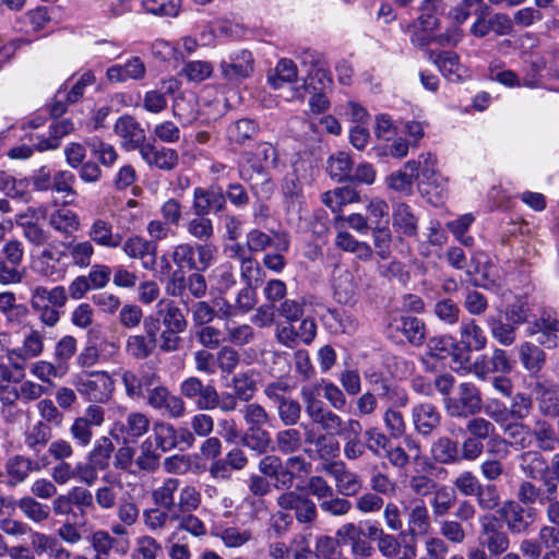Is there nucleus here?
<instances>
[{"label": "nucleus", "mask_w": 559, "mask_h": 559, "mask_svg": "<svg viewBox=\"0 0 559 559\" xmlns=\"http://www.w3.org/2000/svg\"><path fill=\"white\" fill-rule=\"evenodd\" d=\"M114 130L126 151L139 150L141 153V150L146 145L145 131L133 116L124 115L120 117L116 121Z\"/></svg>", "instance_id": "nucleus-15"}, {"label": "nucleus", "mask_w": 559, "mask_h": 559, "mask_svg": "<svg viewBox=\"0 0 559 559\" xmlns=\"http://www.w3.org/2000/svg\"><path fill=\"white\" fill-rule=\"evenodd\" d=\"M150 418L141 412H131L123 420L114 424L111 433L121 435L124 441H136L150 429Z\"/></svg>", "instance_id": "nucleus-21"}, {"label": "nucleus", "mask_w": 559, "mask_h": 559, "mask_svg": "<svg viewBox=\"0 0 559 559\" xmlns=\"http://www.w3.org/2000/svg\"><path fill=\"white\" fill-rule=\"evenodd\" d=\"M146 67L140 57H132L123 66L116 64L107 69L109 82L120 83L127 80L140 81L145 78Z\"/></svg>", "instance_id": "nucleus-29"}, {"label": "nucleus", "mask_w": 559, "mask_h": 559, "mask_svg": "<svg viewBox=\"0 0 559 559\" xmlns=\"http://www.w3.org/2000/svg\"><path fill=\"white\" fill-rule=\"evenodd\" d=\"M211 383H204L198 377H188L180 383V394L188 400H195L197 407L205 411L209 400L214 390Z\"/></svg>", "instance_id": "nucleus-30"}, {"label": "nucleus", "mask_w": 559, "mask_h": 559, "mask_svg": "<svg viewBox=\"0 0 559 559\" xmlns=\"http://www.w3.org/2000/svg\"><path fill=\"white\" fill-rule=\"evenodd\" d=\"M159 306L163 307L159 312L163 313V324L166 329L181 332L187 329L188 321L174 300H162Z\"/></svg>", "instance_id": "nucleus-55"}, {"label": "nucleus", "mask_w": 559, "mask_h": 559, "mask_svg": "<svg viewBox=\"0 0 559 559\" xmlns=\"http://www.w3.org/2000/svg\"><path fill=\"white\" fill-rule=\"evenodd\" d=\"M275 449L284 454L297 453L304 445L302 432L295 426H285L275 433Z\"/></svg>", "instance_id": "nucleus-40"}, {"label": "nucleus", "mask_w": 559, "mask_h": 559, "mask_svg": "<svg viewBox=\"0 0 559 559\" xmlns=\"http://www.w3.org/2000/svg\"><path fill=\"white\" fill-rule=\"evenodd\" d=\"M420 160H408L403 169L392 173L386 178L388 187L394 191L409 195L413 183L419 176Z\"/></svg>", "instance_id": "nucleus-27"}, {"label": "nucleus", "mask_w": 559, "mask_h": 559, "mask_svg": "<svg viewBox=\"0 0 559 559\" xmlns=\"http://www.w3.org/2000/svg\"><path fill=\"white\" fill-rule=\"evenodd\" d=\"M219 67L226 81L238 84L253 73L254 59L250 51L241 50L233 56L229 61H222Z\"/></svg>", "instance_id": "nucleus-17"}, {"label": "nucleus", "mask_w": 559, "mask_h": 559, "mask_svg": "<svg viewBox=\"0 0 559 559\" xmlns=\"http://www.w3.org/2000/svg\"><path fill=\"white\" fill-rule=\"evenodd\" d=\"M498 514L506 523L507 531L516 535L530 532L535 521L534 515L526 512L525 508L515 500L502 502Z\"/></svg>", "instance_id": "nucleus-11"}, {"label": "nucleus", "mask_w": 559, "mask_h": 559, "mask_svg": "<svg viewBox=\"0 0 559 559\" xmlns=\"http://www.w3.org/2000/svg\"><path fill=\"white\" fill-rule=\"evenodd\" d=\"M16 506L26 519L37 524L47 522L52 511L47 504L41 503L32 496L20 498Z\"/></svg>", "instance_id": "nucleus-48"}, {"label": "nucleus", "mask_w": 559, "mask_h": 559, "mask_svg": "<svg viewBox=\"0 0 559 559\" xmlns=\"http://www.w3.org/2000/svg\"><path fill=\"white\" fill-rule=\"evenodd\" d=\"M88 240L100 247L116 249L121 246L123 237L114 231V225L106 218H96L90 225L87 231Z\"/></svg>", "instance_id": "nucleus-25"}, {"label": "nucleus", "mask_w": 559, "mask_h": 559, "mask_svg": "<svg viewBox=\"0 0 559 559\" xmlns=\"http://www.w3.org/2000/svg\"><path fill=\"white\" fill-rule=\"evenodd\" d=\"M431 455L439 464H455L460 462L459 443L449 437H441L432 443Z\"/></svg>", "instance_id": "nucleus-43"}, {"label": "nucleus", "mask_w": 559, "mask_h": 559, "mask_svg": "<svg viewBox=\"0 0 559 559\" xmlns=\"http://www.w3.org/2000/svg\"><path fill=\"white\" fill-rule=\"evenodd\" d=\"M412 421L415 430L427 437L439 427L441 415L432 403H420L412 409Z\"/></svg>", "instance_id": "nucleus-24"}, {"label": "nucleus", "mask_w": 559, "mask_h": 559, "mask_svg": "<svg viewBox=\"0 0 559 559\" xmlns=\"http://www.w3.org/2000/svg\"><path fill=\"white\" fill-rule=\"evenodd\" d=\"M181 480L176 477L165 478L157 487L151 492V499L154 506L166 508L175 512L176 496L179 491Z\"/></svg>", "instance_id": "nucleus-35"}, {"label": "nucleus", "mask_w": 559, "mask_h": 559, "mask_svg": "<svg viewBox=\"0 0 559 559\" xmlns=\"http://www.w3.org/2000/svg\"><path fill=\"white\" fill-rule=\"evenodd\" d=\"M76 389L91 402L106 403L112 396L115 381L107 371H92L78 378Z\"/></svg>", "instance_id": "nucleus-8"}, {"label": "nucleus", "mask_w": 559, "mask_h": 559, "mask_svg": "<svg viewBox=\"0 0 559 559\" xmlns=\"http://www.w3.org/2000/svg\"><path fill=\"white\" fill-rule=\"evenodd\" d=\"M558 332L559 320L549 314L540 317L532 328V334L536 335V341L548 348L557 345Z\"/></svg>", "instance_id": "nucleus-41"}, {"label": "nucleus", "mask_w": 559, "mask_h": 559, "mask_svg": "<svg viewBox=\"0 0 559 559\" xmlns=\"http://www.w3.org/2000/svg\"><path fill=\"white\" fill-rule=\"evenodd\" d=\"M368 382L371 388V392L380 400L394 406H407L409 396L407 392L397 385L391 378L383 376L382 373H371Z\"/></svg>", "instance_id": "nucleus-14"}, {"label": "nucleus", "mask_w": 559, "mask_h": 559, "mask_svg": "<svg viewBox=\"0 0 559 559\" xmlns=\"http://www.w3.org/2000/svg\"><path fill=\"white\" fill-rule=\"evenodd\" d=\"M212 535L219 538L227 548H240L253 538L250 528L239 526L217 527L212 532Z\"/></svg>", "instance_id": "nucleus-47"}, {"label": "nucleus", "mask_w": 559, "mask_h": 559, "mask_svg": "<svg viewBox=\"0 0 559 559\" xmlns=\"http://www.w3.org/2000/svg\"><path fill=\"white\" fill-rule=\"evenodd\" d=\"M0 313L12 325H21L28 317L29 310L24 304L17 302L13 292L0 293Z\"/></svg>", "instance_id": "nucleus-32"}, {"label": "nucleus", "mask_w": 559, "mask_h": 559, "mask_svg": "<svg viewBox=\"0 0 559 559\" xmlns=\"http://www.w3.org/2000/svg\"><path fill=\"white\" fill-rule=\"evenodd\" d=\"M334 296L340 304H352L357 295L354 275L348 270L338 269L333 276Z\"/></svg>", "instance_id": "nucleus-36"}, {"label": "nucleus", "mask_w": 559, "mask_h": 559, "mask_svg": "<svg viewBox=\"0 0 559 559\" xmlns=\"http://www.w3.org/2000/svg\"><path fill=\"white\" fill-rule=\"evenodd\" d=\"M66 257V251L58 250L55 245L48 243L47 247L44 248L37 255L35 260V270L40 276L46 278L61 276L66 270L60 269L59 264Z\"/></svg>", "instance_id": "nucleus-23"}, {"label": "nucleus", "mask_w": 559, "mask_h": 559, "mask_svg": "<svg viewBox=\"0 0 559 559\" xmlns=\"http://www.w3.org/2000/svg\"><path fill=\"white\" fill-rule=\"evenodd\" d=\"M143 525L151 532H163L168 527L173 520V511L154 506L142 512Z\"/></svg>", "instance_id": "nucleus-51"}, {"label": "nucleus", "mask_w": 559, "mask_h": 559, "mask_svg": "<svg viewBox=\"0 0 559 559\" xmlns=\"http://www.w3.org/2000/svg\"><path fill=\"white\" fill-rule=\"evenodd\" d=\"M322 202L334 213H337L346 204L360 202V194L354 188L340 187L324 192L322 194Z\"/></svg>", "instance_id": "nucleus-46"}, {"label": "nucleus", "mask_w": 559, "mask_h": 559, "mask_svg": "<svg viewBox=\"0 0 559 559\" xmlns=\"http://www.w3.org/2000/svg\"><path fill=\"white\" fill-rule=\"evenodd\" d=\"M163 551V546L152 535H141L135 540L134 554L135 559H157Z\"/></svg>", "instance_id": "nucleus-64"}, {"label": "nucleus", "mask_w": 559, "mask_h": 559, "mask_svg": "<svg viewBox=\"0 0 559 559\" xmlns=\"http://www.w3.org/2000/svg\"><path fill=\"white\" fill-rule=\"evenodd\" d=\"M215 257V247L207 243L180 242L171 252V260L177 266L176 270L183 271H206Z\"/></svg>", "instance_id": "nucleus-4"}, {"label": "nucleus", "mask_w": 559, "mask_h": 559, "mask_svg": "<svg viewBox=\"0 0 559 559\" xmlns=\"http://www.w3.org/2000/svg\"><path fill=\"white\" fill-rule=\"evenodd\" d=\"M45 349L44 336L38 330H31L23 338L22 345L7 349V359L10 366L24 377L27 361L41 356Z\"/></svg>", "instance_id": "nucleus-9"}, {"label": "nucleus", "mask_w": 559, "mask_h": 559, "mask_svg": "<svg viewBox=\"0 0 559 559\" xmlns=\"http://www.w3.org/2000/svg\"><path fill=\"white\" fill-rule=\"evenodd\" d=\"M140 155L148 166L163 171H173L179 164V154L175 148L157 147L154 143H146Z\"/></svg>", "instance_id": "nucleus-20"}, {"label": "nucleus", "mask_w": 559, "mask_h": 559, "mask_svg": "<svg viewBox=\"0 0 559 559\" xmlns=\"http://www.w3.org/2000/svg\"><path fill=\"white\" fill-rule=\"evenodd\" d=\"M258 467L261 475L274 480L276 489L283 490L284 463L280 456L265 455L260 460Z\"/></svg>", "instance_id": "nucleus-57"}, {"label": "nucleus", "mask_w": 559, "mask_h": 559, "mask_svg": "<svg viewBox=\"0 0 559 559\" xmlns=\"http://www.w3.org/2000/svg\"><path fill=\"white\" fill-rule=\"evenodd\" d=\"M202 502L201 492L193 485H185L179 487L178 502L175 507V512H194Z\"/></svg>", "instance_id": "nucleus-62"}, {"label": "nucleus", "mask_w": 559, "mask_h": 559, "mask_svg": "<svg viewBox=\"0 0 559 559\" xmlns=\"http://www.w3.org/2000/svg\"><path fill=\"white\" fill-rule=\"evenodd\" d=\"M293 385L288 380L278 378L266 383L263 388V395L267 401L276 405V409L292 400Z\"/></svg>", "instance_id": "nucleus-54"}, {"label": "nucleus", "mask_w": 559, "mask_h": 559, "mask_svg": "<svg viewBox=\"0 0 559 559\" xmlns=\"http://www.w3.org/2000/svg\"><path fill=\"white\" fill-rule=\"evenodd\" d=\"M312 464L301 455H292L284 463L283 490L292 489L297 478L311 473Z\"/></svg>", "instance_id": "nucleus-42"}, {"label": "nucleus", "mask_w": 559, "mask_h": 559, "mask_svg": "<svg viewBox=\"0 0 559 559\" xmlns=\"http://www.w3.org/2000/svg\"><path fill=\"white\" fill-rule=\"evenodd\" d=\"M534 438L536 445L542 451L551 452L557 444V430L547 420L538 419L531 429V439Z\"/></svg>", "instance_id": "nucleus-49"}, {"label": "nucleus", "mask_w": 559, "mask_h": 559, "mask_svg": "<svg viewBox=\"0 0 559 559\" xmlns=\"http://www.w3.org/2000/svg\"><path fill=\"white\" fill-rule=\"evenodd\" d=\"M67 255L70 257L73 266L86 269L92 264L95 247L91 240L70 241L64 245Z\"/></svg>", "instance_id": "nucleus-44"}, {"label": "nucleus", "mask_w": 559, "mask_h": 559, "mask_svg": "<svg viewBox=\"0 0 559 559\" xmlns=\"http://www.w3.org/2000/svg\"><path fill=\"white\" fill-rule=\"evenodd\" d=\"M74 130V126L70 119H62L50 126V133L47 139L39 141L36 148L39 152L56 150L60 145V140L70 134Z\"/></svg>", "instance_id": "nucleus-56"}, {"label": "nucleus", "mask_w": 559, "mask_h": 559, "mask_svg": "<svg viewBox=\"0 0 559 559\" xmlns=\"http://www.w3.org/2000/svg\"><path fill=\"white\" fill-rule=\"evenodd\" d=\"M392 225L395 233L403 236L412 238L418 234V217L405 202H399L393 206Z\"/></svg>", "instance_id": "nucleus-28"}, {"label": "nucleus", "mask_w": 559, "mask_h": 559, "mask_svg": "<svg viewBox=\"0 0 559 559\" xmlns=\"http://www.w3.org/2000/svg\"><path fill=\"white\" fill-rule=\"evenodd\" d=\"M31 298L37 299L40 302L50 305L58 309L66 307L69 300V296L64 286L58 285L52 288L45 286H36L32 293Z\"/></svg>", "instance_id": "nucleus-53"}, {"label": "nucleus", "mask_w": 559, "mask_h": 559, "mask_svg": "<svg viewBox=\"0 0 559 559\" xmlns=\"http://www.w3.org/2000/svg\"><path fill=\"white\" fill-rule=\"evenodd\" d=\"M539 412L547 417L559 416V386L543 381L535 383Z\"/></svg>", "instance_id": "nucleus-31"}, {"label": "nucleus", "mask_w": 559, "mask_h": 559, "mask_svg": "<svg viewBox=\"0 0 559 559\" xmlns=\"http://www.w3.org/2000/svg\"><path fill=\"white\" fill-rule=\"evenodd\" d=\"M94 509V495L83 486H74L66 493L58 495L51 501V510L59 519L78 520L86 518Z\"/></svg>", "instance_id": "nucleus-2"}, {"label": "nucleus", "mask_w": 559, "mask_h": 559, "mask_svg": "<svg viewBox=\"0 0 559 559\" xmlns=\"http://www.w3.org/2000/svg\"><path fill=\"white\" fill-rule=\"evenodd\" d=\"M322 471L333 477L338 492L345 497H354L362 489L361 478L347 469L343 461H328Z\"/></svg>", "instance_id": "nucleus-13"}, {"label": "nucleus", "mask_w": 559, "mask_h": 559, "mask_svg": "<svg viewBox=\"0 0 559 559\" xmlns=\"http://www.w3.org/2000/svg\"><path fill=\"white\" fill-rule=\"evenodd\" d=\"M352 170L353 162L347 153L338 152L337 154L330 157L328 163V171L333 179L337 180L338 182L349 181Z\"/></svg>", "instance_id": "nucleus-60"}, {"label": "nucleus", "mask_w": 559, "mask_h": 559, "mask_svg": "<svg viewBox=\"0 0 559 559\" xmlns=\"http://www.w3.org/2000/svg\"><path fill=\"white\" fill-rule=\"evenodd\" d=\"M49 225L66 238L72 237L81 227L79 215L70 209H58L49 216Z\"/></svg>", "instance_id": "nucleus-38"}, {"label": "nucleus", "mask_w": 559, "mask_h": 559, "mask_svg": "<svg viewBox=\"0 0 559 559\" xmlns=\"http://www.w3.org/2000/svg\"><path fill=\"white\" fill-rule=\"evenodd\" d=\"M122 250L131 259L141 260L146 270H153L156 265L157 242L134 235L122 240Z\"/></svg>", "instance_id": "nucleus-16"}, {"label": "nucleus", "mask_w": 559, "mask_h": 559, "mask_svg": "<svg viewBox=\"0 0 559 559\" xmlns=\"http://www.w3.org/2000/svg\"><path fill=\"white\" fill-rule=\"evenodd\" d=\"M165 292L187 304L190 297L201 300L206 296L207 282L202 272L193 271L186 275L185 271L175 270L166 282Z\"/></svg>", "instance_id": "nucleus-5"}, {"label": "nucleus", "mask_w": 559, "mask_h": 559, "mask_svg": "<svg viewBox=\"0 0 559 559\" xmlns=\"http://www.w3.org/2000/svg\"><path fill=\"white\" fill-rule=\"evenodd\" d=\"M520 468L530 479H544L549 474V465L538 450H528L519 456Z\"/></svg>", "instance_id": "nucleus-33"}, {"label": "nucleus", "mask_w": 559, "mask_h": 559, "mask_svg": "<svg viewBox=\"0 0 559 559\" xmlns=\"http://www.w3.org/2000/svg\"><path fill=\"white\" fill-rule=\"evenodd\" d=\"M522 559H556L558 551L545 550L544 544L537 538H524L519 545Z\"/></svg>", "instance_id": "nucleus-63"}, {"label": "nucleus", "mask_w": 559, "mask_h": 559, "mask_svg": "<svg viewBox=\"0 0 559 559\" xmlns=\"http://www.w3.org/2000/svg\"><path fill=\"white\" fill-rule=\"evenodd\" d=\"M51 438V430L44 421H37L24 433V443L34 454L41 452Z\"/></svg>", "instance_id": "nucleus-50"}, {"label": "nucleus", "mask_w": 559, "mask_h": 559, "mask_svg": "<svg viewBox=\"0 0 559 559\" xmlns=\"http://www.w3.org/2000/svg\"><path fill=\"white\" fill-rule=\"evenodd\" d=\"M115 452V444L108 437L99 438L88 454V462L98 471H106L110 467V461Z\"/></svg>", "instance_id": "nucleus-52"}, {"label": "nucleus", "mask_w": 559, "mask_h": 559, "mask_svg": "<svg viewBox=\"0 0 559 559\" xmlns=\"http://www.w3.org/2000/svg\"><path fill=\"white\" fill-rule=\"evenodd\" d=\"M466 432L472 438H476L479 441H484L490 439L489 445L491 443H501L504 440L496 432V426L489 419L481 416H471L466 421Z\"/></svg>", "instance_id": "nucleus-39"}, {"label": "nucleus", "mask_w": 559, "mask_h": 559, "mask_svg": "<svg viewBox=\"0 0 559 559\" xmlns=\"http://www.w3.org/2000/svg\"><path fill=\"white\" fill-rule=\"evenodd\" d=\"M15 224L23 231L24 238L34 247L48 245L50 234L39 224L37 212L28 207L15 216Z\"/></svg>", "instance_id": "nucleus-18"}, {"label": "nucleus", "mask_w": 559, "mask_h": 559, "mask_svg": "<svg viewBox=\"0 0 559 559\" xmlns=\"http://www.w3.org/2000/svg\"><path fill=\"white\" fill-rule=\"evenodd\" d=\"M158 324L152 319L144 321V331L128 336L126 354L136 361L151 357L157 347Z\"/></svg>", "instance_id": "nucleus-10"}, {"label": "nucleus", "mask_w": 559, "mask_h": 559, "mask_svg": "<svg viewBox=\"0 0 559 559\" xmlns=\"http://www.w3.org/2000/svg\"><path fill=\"white\" fill-rule=\"evenodd\" d=\"M29 373L36 378L40 384H45L47 389L51 390L56 386L53 380L63 377L67 373V368L58 365L56 361L38 359L31 364Z\"/></svg>", "instance_id": "nucleus-37"}, {"label": "nucleus", "mask_w": 559, "mask_h": 559, "mask_svg": "<svg viewBox=\"0 0 559 559\" xmlns=\"http://www.w3.org/2000/svg\"><path fill=\"white\" fill-rule=\"evenodd\" d=\"M173 520L177 522V531H183L200 538L206 535V526L204 522L193 514V512H173Z\"/></svg>", "instance_id": "nucleus-59"}, {"label": "nucleus", "mask_w": 559, "mask_h": 559, "mask_svg": "<svg viewBox=\"0 0 559 559\" xmlns=\"http://www.w3.org/2000/svg\"><path fill=\"white\" fill-rule=\"evenodd\" d=\"M477 543L491 559L501 557L511 548L509 532L503 528L499 519L490 513L480 519Z\"/></svg>", "instance_id": "nucleus-3"}, {"label": "nucleus", "mask_w": 559, "mask_h": 559, "mask_svg": "<svg viewBox=\"0 0 559 559\" xmlns=\"http://www.w3.org/2000/svg\"><path fill=\"white\" fill-rule=\"evenodd\" d=\"M86 539L94 552L93 559H110L111 551L118 544L117 538L106 530L93 531Z\"/></svg>", "instance_id": "nucleus-45"}, {"label": "nucleus", "mask_w": 559, "mask_h": 559, "mask_svg": "<svg viewBox=\"0 0 559 559\" xmlns=\"http://www.w3.org/2000/svg\"><path fill=\"white\" fill-rule=\"evenodd\" d=\"M179 82L176 79H168L162 82L159 90H150L143 96V108L151 114H160L167 108V95H173L179 90Z\"/></svg>", "instance_id": "nucleus-26"}, {"label": "nucleus", "mask_w": 559, "mask_h": 559, "mask_svg": "<svg viewBox=\"0 0 559 559\" xmlns=\"http://www.w3.org/2000/svg\"><path fill=\"white\" fill-rule=\"evenodd\" d=\"M318 392L319 385H306L301 388L306 413L311 423L319 426L322 432L329 433L330 436L341 437L344 432H355V424L358 419H343L317 397Z\"/></svg>", "instance_id": "nucleus-1"}, {"label": "nucleus", "mask_w": 559, "mask_h": 559, "mask_svg": "<svg viewBox=\"0 0 559 559\" xmlns=\"http://www.w3.org/2000/svg\"><path fill=\"white\" fill-rule=\"evenodd\" d=\"M277 507L283 511H294L295 520L306 526H313L318 520V507L308 496L292 489L283 490L276 498Z\"/></svg>", "instance_id": "nucleus-7"}, {"label": "nucleus", "mask_w": 559, "mask_h": 559, "mask_svg": "<svg viewBox=\"0 0 559 559\" xmlns=\"http://www.w3.org/2000/svg\"><path fill=\"white\" fill-rule=\"evenodd\" d=\"M448 416L453 418H468L483 409V397L479 389L472 382H462L456 393L443 401Z\"/></svg>", "instance_id": "nucleus-6"}, {"label": "nucleus", "mask_w": 559, "mask_h": 559, "mask_svg": "<svg viewBox=\"0 0 559 559\" xmlns=\"http://www.w3.org/2000/svg\"><path fill=\"white\" fill-rule=\"evenodd\" d=\"M38 462L23 454H14L4 463L7 484L9 487H16L25 483L33 472H38Z\"/></svg>", "instance_id": "nucleus-19"}, {"label": "nucleus", "mask_w": 559, "mask_h": 559, "mask_svg": "<svg viewBox=\"0 0 559 559\" xmlns=\"http://www.w3.org/2000/svg\"><path fill=\"white\" fill-rule=\"evenodd\" d=\"M404 406L390 405L383 413V424L386 432L392 439H401L407 430L404 415L399 411Z\"/></svg>", "instance_id": "nucleus-58"}, {"label": "nucleus", "mask_w": 559, "mask_h": 559, "mask_svg": "<svg viewBox=\"0 0 559 559\" xmlns=\"http://www.w3.org/2000/svg\"><path fill=\"white\" fill-rule=\"evenodd\" d=\"M192 209L198 216H206L211 212H222L226 209L225 195L218 190L195 188Z\"/></svg>", "instance_id": "nucleus-22"}, {"label": "nucleus", "mask_w": 559, "mask_h": 559, "mask_svg": "<svg viewBox=\"0 0 559 559\" xmlns=\"http://www.w3.org/2000/svg\"><path fill=\"white\" fill-rule=\"evenodd\" d=\"M146 402L152 408L163 411L169 418H180L186 414L182 397L173 394L165 385L147 389Z\"/></svg>", "instance_id": "nucleus-12"}, {"label": "nucleus", "mask_w": 559, "mask_h": 559, "mask_svg": "<svg viewBox=\"0 0 559 559\" xmlns=\"http://www.w3.org/2000/svg\"><path fill=\"white\" fill-rule=\"evenodd\" d=\"M135 465L139 471L154 474L160 466V454L157 453L152 445V442L146 440L140 447V453L135 457Z\"/></svg>", "instance_id": "nucleus-61"}, {"label": "nucleus", "mask_w": 559, "mask_h": 559, "mask_svg": "<svg viewBox=\"0 0 559 559\" xmlns=\"http://www.w3.org/2000/svg\"><path fill=\"white\" fill-rule=\"evenodd\" d=\"M407 527L412 536H425L431 530L429 510L423 500L412 504L407 512Z\"/></svg>", "instance_id": "nucleus-34"}]
</instances>
